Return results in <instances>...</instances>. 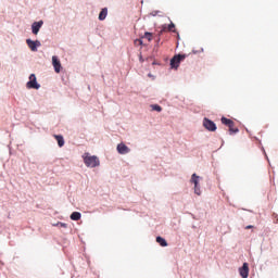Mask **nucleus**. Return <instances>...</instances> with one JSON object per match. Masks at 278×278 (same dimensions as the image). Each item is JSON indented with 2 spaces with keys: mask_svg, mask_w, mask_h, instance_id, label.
I'll return each instance as SVG.
<instances>
[{
  "mask_svg": "<svg viewBox=\"0 0 278 278\" xmlns=\"http://www.w3.org/2000/svg\"><path fill=\"white\" fill-rule=\"evenodd\" d=\"M83 160L88 168H97L100 164L99 157L90 155V153H85Z\"/></svg>",
  "mask_w": 278,
  "mask_h": 278,
  "instance_id": "1",
  "label": "nucleus"
},
{
  "mask_svg": "<svg viewBox=\"0 0 278 278\" xmlns=\"http://www.w3.org/2000/svg\"><path fill=\"white\" fill-rule=\"evenodd\" d=\"M28 90H39L40 84L36 80V74H30L29 81L26 84Z\"/></svg>",
  "mask_w": 278,
  "mask_h": 278,
  "instance_id": "2",
  "label": "nucleus"
},
{
  "mask_svg": "<svg viewBox=\"0 0 278 278\" xmlns=\"http://www.w3.org/2000/svg\"><path fill=\"white\" fill-rule=\"evenodd\" d=\"M184 60H186V54L174 55L173 59L170 60L172 68H179V64H181Z\"/></svg>",
  "mask_w": 278,
  "mask_h": 278,
  "instance_id": "3",
  "label": "nucleus"
},
{
  "mask_svg": "<svg viewBox=\"0 0 278 278\" xmlns=\"http://www.w3.org/2000/svg\"><path fill=\"white\" fill-rule=\"evenodd\" d=\"M203 127H205L207 131H216V124L207 117H204L203 119Z\"/></svg>",
  "mask_w": 278,
  "mask_h": 278,
  "instance_id": "4",
  "label": "nucleus"
},
{
  "mask_svg": "<svg viewBox=\"0 0 278 278\" xmlns=\"http://www.w3.org/2000/svg\"><path fill=\"white\" fill-rule=\"evenodd\" d=\"M52 66L55 73H60L62 71V63L60 62V59L56 55L52 56Z\"/></svg>",
  "mask_w": 278,
  "mask_h": 278,
  "instance_id": "5",
  "label": "nucleus"
},
{
  "mask_svg": "<svg viewBox=\"0 0 278 278\" xmlns=\"http://www.w3.org/2000/svg\"><path fill=\"white\" fill-rule=\"evenodd\" d=\"M129 151H131V149H129V147H127L125 143L117 144V152L119 153V155H127Z\"/></svg>",
  "mask_w": 278,
  "mask_h": 278,
  "instance_id": "6",
  "label": "nucleus"
},
{
  "mask_svg": "<svg viewBox=\"0 0 278 278\" xmlns=\"http://www.w3.org/2000/svg\"><path fill=\"white\" fill-rule=\"evenodd\" d=\"M239 275L242 278H249V263H243L242 267L239 268Z\"/></svg>",
  "mask_w": 278,
  "mask_h": 278,
  "instance_id": "7",
  "label": "nucleus"
},
{
  "mask_svg": "<svg viewBox=\"0 0 278 278\" xmlns=\"http://www.w3.org/2000/svg\"><path fill=\"white\" fill-rule=\"evenodd\" d=\"M42 25H45V22L42 21L33 23L31 31L35 36H38V31H40V28L42 27Z\"/></svg>",
  "mask_w": 278,
  "mask_h": 278,
  "instance_id": "8",
  "label": "nucleus"
},
{
  "mask_svg": "<svg viewBox=\"0 0 278 278\" xmlns=\"http://www.w3.org/2000/svg\"><path fill=\"white\" fill-rule=\"evenodd\" d=\"M26 45L30 49V51H38V48L36 47V42L31 39L26 40Z\"/></svg>",
  "mask_w": 278,
  "mask_h": 278,
  "instance_id": "9",
  "label": "nucleus"
},
{
  "mask_svg": "<svg viewBox=\"0 0 278 278\" xmlns=\"http://www.w3.org/2000/svg\"><path fill=\"white\" fill-rule=\"evenodd\" d=\"M54 138L59 147H64V137L62 135H54Z\"/></svg>",
  "mask_w": 278,
  "mask_h": 278,
  "instance_id": "10",
  "label": "nucleus"
},
{
  "mask_svg": "<svg viewBox=\"0 0 278 278\" xmlns=\"http://www.w3.org/2000/svg\"><path fill=\"white\" fill-rule=\"evenodd\" d=\"M106 17H108V8H104L101 10L99 14V21H105Z\"/></svg>",
  "mask_w": 278,
  "mask_h": 278,
  "instance_id": "11",
  "label": "nucleus"
},
{
  "mask_svg": "<svg viewBox=\"0 0 278 278\" xmlns=\"http://www.w3.org/2000/svg\"><path fill=\"white\" fill-rule=\"evenodd\" d=\"M71 220H80L81 219V213H79V212H73L72 214H71Z\"/></svg>",
  "mask_w": 278,
  "mask_h": 278,
  "instance_id": "12",
  "label": "nucleus"
},
{
  "mask_svg": "<svg viewBox=\"0 0 278 278\" xmlns=\"http://www.w3.org/2000/svg\"><path fill=\"white\" fill-rule=\"evenodd\" d=\"M222 124L226 125L227 127H231L233 125V121H231L227 117H222Z\"/></svg>",
  "mask_w": 278,
  "mask_h": 278,
  "instance_id": "13",
  "label": "nucleus"
},
{
  "mask_svg": "<svg viewBox=\"0 0 278 278\" xmlns=\"http://www.w3.org/2000/svg\"><path fill=\"white\" fill-rule=\"evenodd\" d=\"M156 242L161 245V247H168V242H166V239L162 238V237H156Z\"/></svg>",
  "mask_w": 278,
  "mask_h": 278,
  "instance_id": "14",
  "label": "nucleus"
},
{
  "mask_svg": "<svg viewBox=\"0 0 278 278\" xmlns=\"http://www.w3.org/2000/svg\"><path fill=\"white\" fill-rule=\"evenodd\" d=\"M191 184H194V188L199 186V176H197V174H192Z\"/></svg>",
  "mask_w": 278,
  "mask_h": 278,
  "instance_id": "15",
  "label": "nucleus"
},
{
  "mask_svg": "<svg viewBox=\"0 0 278 278\" xmlns=\"http://www.w3.org/2000/svg\"><path fill=\"white\" fill-rule=\"evenodd\" d=\"M167 31H173V34H177V29H175V24L173 22L167 26Z\"/></svg>",
  "mask_w": 278,
  "mask_h": 278,
  "instance_id": "16",
  "label": "nucleus"
},
{
  "mask_svg": "<svg viewBox=\"0 0 278 278\" xmlns=\"http://www.w3.org/2000/svg\"><path fill=\"white\" fill-rule=\"evenodd\" d=\"M230 134H238L239 129L236 128V124L232 122V126L229 127Z\"/></svg>",
  "mask_w": 278,
  "mask_h": 278,
  "instance_id": "17",
  "label": "nucleus"
},
{
  "mask_svg": "<svg viewBox=\"0 0 278 278\" xmlns=\"http://www.w3.org/2000/svg\"><path fill=\"white\" fill-rule=\"evenodd\" d=\"M143 38H146L148 40V42H151V40H153V34L151 33H146Z\"/></svg>",
  "mask_w": 278,
  "mask_h": 278,
  "instance_id": "18",
  "label": "nucleus"
},
{
  "mask_svg": "<svg viewBox=\"0 0 278 278\" xmlns=\"http://www.w3.org/2000/svg\"><path fill=\"white\" fill-rule=\"evenodd\" d=\"M152 110H153L154 112H162V106H160L159 104H153V105H152Z\"/></svg>",
  "mask_w": 278,
  "mask_h": 278,
  "instance_id": "19",
  "label": "nucleus"
},
{
  "mask_svg": "<svg viewBox=\"0 0 278 278\" xmlns=\"http://www.w3.org/2000/svg\"><path fill=\"white\" fill-rule=\"evenodd\" d=\"M194 192H195V194H198V197H200V194H201V187H194Z\"/></svg>",
  "mask_w": 278,
  "mask_h": 278,
  "instance_id": "20",
  "label": "nucleus"
},
{
  "mask_svg": "<svg viewBox=\"0 0 278 278\" xmlns=\"http://www.w3.org/2000/svg\"><path fill=\"white\" fill-rule=\"evenodd\" d=\"M135 45H136V47H141V45H142V39H136V40H135Z\"/></svg>",
  "mask_w": 278,
  "mask_h": 278,
  "instance_id": "21",
  "label": "nucleus"
},
{
  "mask_svg": "<svg viewBox=\"0 0 278 278\" xmlns=\"http://www.w3.org/2000/svg\"><path fill=\"white\" fill-rule=\"evenodd\" d=\"M164 31H168V26L163 25L161 29V34H164Z\"/></svg>",
  "mask_w": 278,
  "mask_h": 278,
  "instance_id": "22",
  "label": "nucleus"
},
{
  "mask_svg": "<svg viewBox=\"0 0 278 278\" xmlns=\"http://www.w3.org/2000/svg\"><path fill=\"white\" fill-rule=\"evenodd\" d=\"M35 42V47L38 49V47H40L41 46V43H40V41H38V40H36V41H34Z\"/></svg>",
  "mask_w": 278,
  "mask_h": 278,
  "instance_id": "23",
  "label": "nucleus"
},
{
  "mask_svg": "<svg viewBox=\"0 0 278 278\" xmlns=\"http://www.w3.org/2000/svg\"><path fill=\"white\" fill-rule=\"evenodd\" d=\"M56 225H60L61 227L66 228V224H64V223H59V224H56Z\"/></svg>",
  "mask_w": 278,
  "mask_h": 278,
  "instance_id": "24",
  "label": "nucleus"
},
{
  "mask_svg": "<svg viewBox=\"0 0 278 278\" xmlns=\"http://www.w3.org/2000/svg\"><path fill=\"white\" fill-rule=\"evenodd\" d=\"M245 229H253V226L249 225L245 227Z\"/></svg>",
  "mask_w": 278,
  "mask_h": 278,
  "instance_id": "25",
  "label": "nucleus"
},
{
  "mask_svg": "<svg viewBox=\"0 0 278 278\" xmlns=\"http://www.w3.org/2000/svg\"><path fill=\"white\" fill-rule=\"evenodd\" d=\"M274 223L277 225L278 224V218H276V220Z\"/></svg>",
  "mask_w": 278,
  "mask_h": 278,
  "instance_id": "26",
  "label": "nucleus"
}]
</instances>
